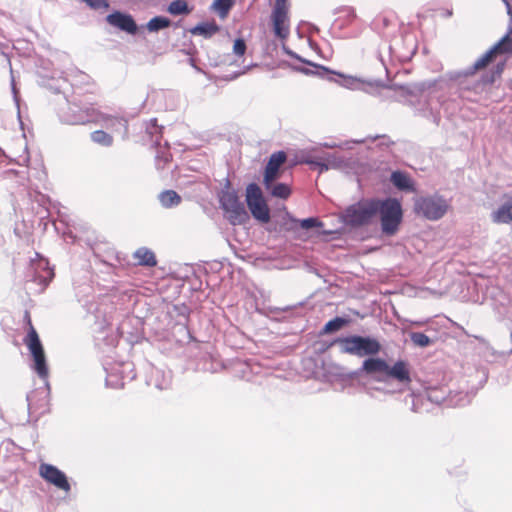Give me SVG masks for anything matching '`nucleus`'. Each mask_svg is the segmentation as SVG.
Instances as JSON below:
<instances>
[{
  "mask_svg": "<svg viewBox=\"0 0 512 512\" xmlns=\"http://www.w3.org/2000/svg\"><path fill=\"white\" fill-rule=\"evenodd\" d=\"M363 375L373 377L377 381L393 379L403 386L411 382L409 364L404 360H397L390 366L382 358L368 356L358 369L345 374L348 379H356Z\"/></svg>",
  "mask_w": 512,
  "mask_h": 512,
  "instance_id": "obj_1",
  "label": "nucleus"
},
{
  "mask_svg": "<svg viewBox=\"0 0 512 512\" xmlns=\"http://www.w3.org/2000/svg\"><path fill=\"white\" fill-rule=\"evenodd\" d=\"M218 200L225 218L232 226L243 225L249 220V213L244 203L240 201L237 191L231 188L229 180H226L219 192Z\"/></svg>",
  "mask_w": 512,
  "mask_h": 512,
  "instance_id": "obj_2",
  "label": "nucleus"
},
{
  "mask_svg": "<svg viewBox=\"0 0 512 512\" xmlns=\"http://www.w3.org/2000/svg\"><path fill=\"white\" fill-rule=\"evenodd\" d=\"M475 73H467V69L463 71H453L447 74L448 79L458 89L459 96L469 101H476L484 87L494 82L493 76H482L481 79H474Z\"/></svg>",
  "mask_w": 512,
  "mask_h": 512,
  "instance_id": "obj_3",
  "label": "nucleus"
},
{
  "mask_svg": "<svg viewBox=\"0 0 512 512\" xmlns=\"http://www.w3.org/2000/svg\"><path fill=\"white\" fill-rule=\"evenodd\" d=\"M332 344L339 345L342 354H349L360 358L375 356L381 351L380 342L370 336L349 335L339 337Z\"/></svg>",
  "mask_w": 512,
  "mask_h": 512,
  "instance_id": "obj_4",
  "label": "nucleus"
},
{
  "mask_svg": "<svg viewBox=\"0 0 512 512\" xmlns=\"http://www.w3.org/2000/svg\"><path fill=\"white\" fill-rule=\"evenodd\" d=\"M380 215L381 230L385 235H394L402 222L403 210L397 198H376V215Z\"/></svg>",
  "mask_w": 512,
  "mask_h": 512,
  "instance_id": "obj_5",
  "label": "nucleus"
},
{
  "mask_svg": "<svg viewBox=\"0 0 512 512\" xmlns=\"http://www.w3.org/2000/svg\"><path fill=\"white\" fill-rule=\"evenodd\" d=\"M450 205L439 193L421 195L413 200L414 213L426 220L437 221L444 217Z\"/></svg>",
  "mask_w": 512,
  "mask_h": 512,
  "instance_id": "obj_6",
  "label": "nucleus"
},
{
  "mask_svg": "<svg viewBox=\"0 0 512 512\" xmlns=\"http://www.w3.org/2000/svg\"><path fill=\"white\" fill-rule=\"evenodd\" d=\"M25 343L32 356L31 368L37 373V375L44 381L45 391L41 393L48 394L49 382L48 375L49 369L46 361L43 345L40 341L37 331L31 325L27 333Z\"/></svg>",
  "mask_w": 512,
  "mask_h": 512,
  "instance_id": "obj_7",
  "label": "nucleus"
},
{
  "mask_svg": "<svg viewBox=\"0 0 512 512\" xmlns=\"http://www.w3.org/2000/svg\"><path fill=\"white\" fill-rule=\"evenodd\" d=\"M375 217L376 198L354 203L348 206L342 215L343 222L353 228L370 225Z\"/></svg>",
  "mask_w": 512,
  "mask_h": 512,
  "instance_id": "obj_8",
  "label": "nucleus"
},
{
  "mask_svg": "<svg viewBox=\"0 0 512 512\" xmlns=\"http://www.w3.org/2000/svg\"><path fill=\"white\" fill-rule=\"evenodd\" d=\"M101 112L91 105H80L77 102L67 101L66 107L61 108V121L71 125H83L90 122H98Z\"/></svg>",
  "mask_w": 512,
  "mask_h": 512,
  "instance_id": "obj_9",
  "label": "nucleus"
},
{
  "mask_svg": "<svg viewBox=\"0 0 512 512\" xmlns=\"http://www.w3.org/2000/svg\"><path fill=\"white\" fill-rule=\"evenodd\" d=\"M245 197L252 216L261 223H268L270 221V210L259 185L254 182L248 184Z\"/></svg>",
  "mask_w": 512,
  "mask_h": 512,
  "instance_id": "obj_10",
  "label": "nucleus"
},
{
  "mask_svg": "<svg viewBox=\"0 0 512 512\" xmlns=\"http://www.w3.org/2000/svg\"><path fill=\"white\" fill-rule=\"evenodd\" d=\"M273 32L281 40L289 36L288 0H275L271 14Z\"/></svg>",
  "mask_w": 512,
  "mask_h": 512,
  "instance_id": "obj_11",
  "label": "nucleus"
},
{
  "mask_svg": "<svg viewBox=\"0 0 512 512\" xmlns=\"http://www.w3.org/2000/svg\"><path fill=\"white\" fill-rule=\"evenodd\" d=\"M335 74L330 75L332 78L331 81H335L339 83L344 88L351 90H363L368 92V89L363 88L362 86H367L369 88L384 86V81L379 79H362L358 77H354L351 75H344L339 72L333 71Z\"/></svg>",
  "mask_w": 512,
  "mask_h": 512,
  "instance_id": "obj_12",
  "label": "nucleus"
},
{
  "mask_svg": "<svg viewBox=\"0 0 512 512\" xmlns=\"http://www.w3.org/2000/svg\"><path fill=\"white\" fill-rule=\"evenodd\" d=\"M39 474L45 481L54 485L58 489L65 492H69L71 490V486L66 474L56 466L42 463L39 466Z\"/></svg>",
  "mask_w": 512,
  "mask_h": 512,
  "instance_id": "obj_13",
  "label": "nucleus"
},
{
  "mask_svg": "<svg viewBox=\"0 0 512 512\" xmlns=\"http://www.w3.org/2000/svg\"><path fill=\"white\" fill-rule=\"evenodd\" d=\"M26 277L29 282L38 283L40 285L39 291H43L54 277V273L48 268V262L46 260H39L35 263H31L30 270Z\"/></svg>",
  "mask_w": 512,
  "mask_h": 512,
  "instance_id": "obj_14",
  "label": "nucleus"
},
{
  "mask_svg": "<svg viewBox=\"0 0 512 512\" xmlns=\"http://www.w3.org/2000/svg\"><path fill=\"white\" fill-rule=\"evenodd\" d=\"M106 22L129 35H136L139 28L133 16L129 13L114 11L106 16Z\"/></svg>",
  "mask_w": 512,
  "mask_h": 512,
  "instance_id": "obj_15",
  "label": "nucleus"
},
{
  "mask_svg": "<svg viewBox=\"0 0 512 512\" xmlns=\"http://www.w3.org/2000/svg\"><path fill=\"white\" fill-rule=\"evenodd\" d=\"M436 84L435 82H421V83H406V84H398V83H391L386 84L384 82V86H379L378 88H386L393 90L395 92H400V95L404 98L408 96H419L421 95L426 89L432 87Z\"/></svg>",
  "mask_w": 512,
  "mask_h": 512,
  "instance_id": "obj_16",
  "label": "nucleus"
},
{
  "mask_svg": "<svg viewBox=\"0 0 512 512\" xmlns=\"http://www.w3.org/2000/svg\"><path fill=\"white\" fill-rule=\"evenodd\" d=\"M287 159V155L284 151H278L273 153L265 168L263 184L268 186V183L275 181L279 177V169Z\"/></svg>",
  "mask_w": 512,
  "mask_h": 512,
  "instance_id": "obj_17",
  "label": "nucleus"
},
{
  "mask_svg": "<svg viewBox=\"0 0 512 512\" xmlns=\"http://www.w3.org/2000/svg\"><path fill=\"white\" fill-rule=\"evenodd\" d=\"M292 58L302 62V63H305L307 65H310L312 66L314 69L311 70V69H308V68H304V67H299V66H291L293 70L297 71V72H301L303 74H306V75H316L320 78H323V79H327V80H332V78L330 77V75L332 74H335L333 72V70L329 69L328 67H325L323 65H319V64H315L311 61H308L304 58H302L301 56H299L297 53L294 52V56H292Z\"/></svg>",
  "mask_w": 512,
  "mask_h": 512,
  "instance_id": "obj_18",
  "label": "nucleus"
},
{
  "mask_svg": "<svg viewBox=\"0 0 512 512\" xmlns=\"http://www.w3.org/2000/svg\"><path fill=\"white\" fill-rule=\"evenodd\" d=\"M390 182L399 191L414 192L415 185L411 176L401 170L393 171L390 175Z\"/></svg>",
  "mask_w": 512,
  "mask_h": 512,
  "instance_id": "obj_19",
  "label": "nucleus"
},
{
  "mask_svg": "<svg viewBox=\"0 0 512 512\" xmlns=\"http://www.w3.org/2000/svg\"><path fill=\"white\" fill-rule=\"evenodd\" d=\"M491 217L495 223H510L512 221V197H509L493 211Z\"/></svg>",
  "mask_w": 512,
  "mask_h": 512,
  "instance_id": "obj_20",
  "label": "nucleus"
},
{
  "mask_svg": "<svg viewBox=\"0 0 512 512\" xmlns=\"http://www.w3.org/2000/svg\"><path fill=\"white\" fill-rule=\"evenodd\" d=\"M376 139H382V142L380 143V145L389 146L390 144L393 143L392 141H390V139L386 135H382V136L376 135L374 137L369 136L366 139H356V140H351V141H345L342 143H335V142L325 143L324 146L327 148L351 149L352 144H362V143H365L367 140L375 141Z\"/></svg>",
  "mask_w": 512,
  "mask_h": 512,
  "instance_id": "obj_21",
  "label": "nucleus"
},
{
  "mask_svg": "<svg viewBox=\"0 0 512 512\" xmlns=\"http://www.w3.org/2000/svg\"><path fill=\"white\" fill-rule=\"evenodd\" d=\"M98 122H103L107 128L113 129L117 132H122L123 134H126L128 131V122L123 117L105 115L101 113V117Z\"/></svg>",
  "mask_w": 512,
  "mask_h": 512,
  "instance_id": "obj_22",
  "label": "nucleus"
},
{
  "mask_svg": "<svg viewBox=\"0 0 512 512\" xmlns=\"http://www.w3.org/2000/svg\"><path fill=\"white\" fill-rule=\"evenodd\" d=\"M220 30L219 25L215 21L211 22H201L191 28L189 32L192 35L202 36L205 39L211 38Z\"/></svg>",
  "mask_w": 512,
  "mask_h": 512,
  "instance_id": "obj_23",
  "label": "nucleus"
},
{
  "mask_svg": "<svg viewBox=\"0 0 512 512\" xmlns=\"http://www.w3.org/2000/svg\"><path fill=\"white\" fill-rule=\"evenodd\" d=\"M133 257L137 260L138 265L146 267H154L157 265V259L154 252L147 247H140L134 253Z\"/></svg>",
  "mask_w": 512,
  "mask_h": 512,
  "instance_id": "obj_24",
  "label": "nucleus"
},
{
  "mask_svg": "<svg viewBox=\"0 0 512 512\" xmlns=\"http://www.w3.org/2000/svg\"><path fill=\"white\" fill-rule=\"evenodd\" d=\"M158 199L162 207L167 209L178 206L182 201L181 196L174 190L162 191Z\"/></svg>",
  "mask_w": 512,
  "mask_h": 512,
  "instance_id": "obj_25",
  "label": "nucleus"
},
{
  "mask_svg": "<svg viewBox=\"0 0 512 512\" xmlns=\"http://www.w3.org/2000/svg\"><path fill=\"white\" fill-rule=\"evenodd\" d=\"M450 391L444 388H429L426 392L427 399L435 404H443L447 403V405H452V401L448 400V396Z\"/></svg>",
  "mask_w": 512,
  "mask_h": 512,
  "instance_id": "obj_26",
  "label": "nucleus"
},
{
  "mask_svg": "<svg viewBox=\"0 0 512 512\" xmlns=\"http://www.w3.org/2000/svg\"><path fill=\"white\" fill-rule=\"evenodd\" d=\"M265 189L276 198L287 199L291 194L290 187L285 183H275V181H271L268 183V186H265Z\"/></svg>",
  "mask_w": 512,
  "mask_h": 512,
  "instance_id": "obj_27",
  "label": "nucleus"
},
{
  "mask_svg": "<svg viewBox=\"0 0 512 512\" xmlns=\"http://www.w3.org/2000/svg\"><path fill=\"white\" fill-rule=\"evenodd\" d=\"M171 25V20L165 16H155L151 18L145 25V28L151 32H158Z\"/></svg>",
  "mask_w": 512,
  "mask_h": 512,
  "instance_id": "obj_28",
  "label": "nucleus"
},
{
  "mask_svg": "<svg viewBox=\"0 0 512 512\" xmlns=\"http://www.w3.org/2000/svg\"><path fill=\"white\" fill-rule=\"evenodd\" d=\"M162 130L163 127L158 125L156 118L151 119L147 123L146 132L150 135L151 141L155 146L161 145Z\"/></svg>",
  "mask_w": 512,
  "mask_h": 512,
  "instance_id": "obj_29",
  "label": "nucleus"
},
{
  "mask_svg": "<svg viewBox=\"0 0 512 512\" xmlns=\"http://www.w3.org/2000/svg\"><path fill=\"white\" fill-rule=\"evenodd\" d=\"M512 26L509 25L507 33L494 46L499 54H512Z\"/></svg>",
  "mask_w": 512,
  "mask_h": 512,
  "instance_id": "obj_30",
  "label": "nucleus"
},
{
  "mask_svg": "<svg viewBox=\"0 0 512 512\" xmlns=\"http://www.w3.org/2000/svg\"><path fill=\"white\" fill-rule=\"evenodd\" d=\"M90 136L94 143L103 147H110L113 144V137L103 130H96Z\"/></svg>",
  "mask_w": 512,
  "mask_h": 512,
  "instance_id": "obj_31",
  "label": "nucleus"
},
{
  "mask_svg": "<svg viewBox=\"0 0 512 512\" xmlns=\"http://www.w3.org/2000/svg\"><path fill=\"white\" fill-rule=\"evenodd\" d=\"M348 324V320L343 317H335L331 320H329L324 328L323 332L327 334L335 333L339 330H341L344 326Z\"/></svg>",
  "mask_w": 512,
  "mask_h": 512,
  "instance_id": "obj_32",
  "label": "nucleus"
},
{
  "mask_svg": "<svg viewBox=\"0 0 512 512\" xmlns=\"http://www.w3.org/2000/svg\"><path fill=\"white\" fill-rule=\"evenodd\" d=\"M168 12L172 15H186L190 13V9L185 0H174L168 6Z\"/></svg>",
  "mask_w": 512,
  "mask_h": 512,
  "instance_id": "obj_33",
  "label": "nucleus"
},
{
  "mask_svg": "<svg viewBox=\"0 0 512 512\" xmlns=\"http://www.w3.org/2000/svg\"><path fill=\"white\" fill-rule=\"evenodd\" d=\"M234 4L233 0H215L212 4V9L217 12V14L224 18L229 13L230 9Z\"/></svg>",
  "mask_w": 512,
  "mask_h": 512,
  "instance_id": "obj_34",
  "label": "nucleus"
},
{
  "mask_svg": "<svg viewBox=\"0 0 512 512\" xmlns=\"http://www.w3.org/2000/svg\"><path fill=\"white\" fill-rule=\"evenodd\" d=\"M409 337L411 342L420 348L428 347L432 343V340L422 332H411Z\"/></svg>",
  "mask_w": 512,
  "mask_h": 512,
  "instance_id": "obj_35",
  "label": "nucleus"
},
{
  "mask_svg": "<svg viewBox=\"0 0 512 512\" xmlns=\"http://www.w3.org/2000/svg\"><path fill=\"white\" fill-rule=\"evenodd\" d=\"M85 3L91 10L98 12H105L110 8V4L108 0H81Z\"/></svg>",
  "mask_w": 512,
  "mask_h": 512,
  "instance_id": "obj_36",
  "label": "nucleus"
},
{
  "mask_svg": "<svg viewBox=\"0 0 512 512\" xmlns=\"http://www.w3.org/2000/svg\"><path fill=\"white\" fill-rule=\"evenodd\" d=\"M304 162L306 164L312 166L313 168H317L319 170V173H323V172L329 170V166H328L326 157L324 159L316 158V157H309V158L305 159Z\"/></svg>",
  "mask_w": 512,
  "mask_h": 512,
  "instance_id": "obj_37",
  "label": "nucleus"
},
{
  "mask_svg": "<svg viewBox=\"0 0 512 512\" xmlns=\"http://www.w3.org/2000/svg\"><path fill=\"white\" fill-rule=\"evenodd\" d=\"M326 160L328 162L329 169H340L346 165L345 159L335 154H328L326 156Z\"/></svg>",
  "mask_w": 512,
  "mask_h": 512,
  "instance_id": "obj_38",
  "label": "nucleus"
},
{
  "mask_svg": "<svg viewBox=\"0 0 512 512\" xmlns=\"http://www.w3.org/2000/svg\"><path fill=\"white\" fill-rule=\"evenodd\" d=\"M323 223L316 217H309L300 221V227L305 230H310L316 227H322Z\"/></svg>",
  "mask_w": 512,
  "mask_h": 512,
  "instance_id": "obj_39",
  "label": "nucleus"
},
{
  "mask_svg": "<svg viewBox=\"0 0 512 512\" xmlns=\"http://www.w3.org/2000/svg\"><path fill=\"white\" fill-rule=\"evenodd\" d=\"M489 60L484 54L477 59L472 66L467 68V73H475L476 71L485 68L489 64Z\"/></svg>",
  "mask_w": 512,
  "mask_h": 512,
  "instance_id": "obj_40",
  "label": "nucleus"
},
{
  "mask_svg": "<svg viewBox=\"0 0 512 512\" xmlns=\"http://www.w3.org/2000/svg\"><path fill=\"white\" fill-rule=\"evenodd\" d=\"M247 46L243 38H238L234 41L233 52L237 56H243L246 52Z\"/></svg>",
  "mask_w": 512,
  "mask_h": 512,
  "instance_id": "obj_41",
  "label": "nucleus"
},
{
  "mask_svg": "<svg viewBox=\"0 0 512 512\" xmlns=\"http://www.w3.org/2000/svg\"><path fill=\"white\" fill-rule=\"evenodd\" d=\"M483 348H484L483 356L485 357V359L487 361H492V358H494V356H495V351L491 347H489L485 341H483Z\"/></svg>",
  "mask_w": 512,
  "mask_h": 512,
  "instance_id": "obj_42",
  "label": "nucleus"
},
{
  "mask_svg": "<svg viewBox=\"0 0 512 512\" xmlns=\"http://www.w3.org/2000/svg\"><path fill=\"white\" fill-rule=\"evenodd\" d=\"M504 67H505V62L497 63L494 67V71L492 72V74L490 76H493L494 78H495V76H497V77L501 76V74L503 73Z\"/></svg>",
  "mask_w": 512,
  "mask_h": 512,
  "instance_id": "obj_43",
  "label": "nucleus"
},
{
  "mask_svg": "<svg viewBox=\"0 0 512 512\" xmlns=\"http://www.w3.org/2000/svg\"><path fill=\"white\" fill-rule=\"evenodd\" d=\"M11 89H12V93H13V98H14V101L17 105V109H18V115L20 114V111H19V98H18V90L16 88V85H15V81H14V78L12 77V80H11Z\"/></svg>",
  "mask_w": 512,
  "mask_h": 512,
  "instance_id": "obj_44",
  "label": "nucleus"
},
{
  "mask_svg": "<svg viewBox=\"0 0 512 512\" xmlns=\"http://www.w3.org/2000/svg\"><path fill=\"white\" fill-rule=\"evenodd\" d=\"M496 55H499V53L494 45L487 52L484 53V56L487 57L489 62H492Z\"/></svg>",
  "mask_w": 512,
  "mask_h": 512,
  "instance_id": "obj_45",
  "label": "nucleus"
},
{
  "mask_svg": "<svg viewBox=\"0 0 512 512\" xmlns=\"http://www.w3.org/2000/svg\"><path fill=\"white\" fill-rule=\"evenodd\" d=\"M36 394H37V391H32L27 394L26 400H27L29 411H31L34 408V398H35Z\"/></svg>",
  "mask_w": 512,
  "mask_h": 512,
  "instance_id": "obj_46",
  "label": "nucleus"
},
{
  "mask_svg": "<svg viewBox=\"0 0 512 512\" xmlns=\"http://www.w3.org/2000/svg\"><path fill=\"white\" fill-rule=\"evenodd\" d=\"M156 159L157 160L162 159L164 161V164L170 160L169 154L165 153V152H158V154L156 155Z\"/></svg>",
  "mask_w": 512,
  "mask_h": 512,
  "instance_id": "obj_47",
  "label": "nucleus"
},
{
  "mask_svg": "<svg viewBox=\"0 0 512 512\" xmlns=\"http://www.w3.org/2000/svg\"><path fill=\"white\" fill-rule=\"evenodd\" d=\"M282 50H283V52H284L286 55H288V56H290V57L294 56V51H292L289 47H287V46L283 45V46H282Z\"/></svg>",
  "mask_w": 512,
  "mask_h": 512,
  "instance_id": "obj_48",
  "label": "nucleus"
},
{
  "mask_svg": "<svg viewBox=\"0 0 512 512\" xmlns=\"http://www.w3.org/2000/svg\"><path fill=\"white\" fill-rule=\"evenodd\" d=\"M418 400H419V397H416V398L413 399L412 410L414 412H418L419 411V409H418V407L416 405V401H418Z\"/></svg>",
  "mask_w": 512,
  "mask_h": 512,
  "instance_id": "obj_49",
  "label": "nucleus"
},
{
  "mask_svg": "<svg viewBox=\"0 0 512 512\" xmlns=\"http://www.w3.org/2000/svg\"><path fill=\"white\" fill-rule=\"evenodd\" d=\"M486 380H487V373L485 372V370H482L480 383L482 384L483 382H486Z\"/></svg>",
  "mask_w": 512,
  "mask_h": 512,
  "instance_id": "obj_50",
  "label": "nucleus"
},
{
  "mask_svg": "<svg viewBox=\"0 0 512 512\" xmlns=\"http://www.w3.org/2000/svg\"><path fill=\"white\" fill-rule=\"evenodd\" d=\"M413 325H416V326H422L425 322L424 321H414V322H411Z\"/></svg>",
  "mask_w": 512,
  "mask_h": 512,
  "instance_id": "obj_51",
  "label": "nucleus"
},
{
  "mask_svg": "<svg viewBox=\"0 0 512 512\" xmlns=\"http://www.w3.org/2000/svg\"><path fill=\"white\" fill-rule=\"evenodd\" d=\"M156 386H157V388H159V389H164V388H165L163 385H158V384H157Z\"/></svg>",
  "mask_w": 512,
  "mask_h": 512,
  "instance_id": "obj_52",
  "label": "nucleus"
},
{
  "mask_svg": "<svg viewBox=\"0 0 512 512\" xmlns=\"http://www.w3.org/2000/svg\"><path fill=\"white\" fill-rule=\"evenodd\" d=\"M450 400L453 401L452 399H450ZM452 404L457 405L458 403L457 402H452Z\"/></svg>",
  "mask_w": 512,
  "mask_h": 512,
  "instance_id": "obj_53",
  "label": "nucleus"
}]
</instances>
